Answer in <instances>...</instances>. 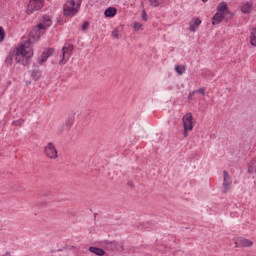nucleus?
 <instances>
[{"instance_id":"nucleus-30","label":"nucleus","mask_w":256,"mask_h":256,"mask_svg":"<svg viewBox=\"0 0 256 256\" xmlns=\"http://www.w3.org/2000/svg\"><path fill=\"white\" fill-rule=\"evenodd\" d=\"M193 24H194L196 27H199V25H201V19L195 18Z\"/></svg>"},{"instance_id":"nucleus-35","label":"nucleus","mask_w":256,"mask_h":256,"mask_svg":"<svg viewBox=\"0 0 256 256\" xmlns=\"http://www.w3.org/2000/svg\"><path fill=\"white\" fill-rule=\"evenodd\" d=\"M207 1H209V0H202L203 3H207Z\"/></svg>"},{"instance_id":"nucleus-12","label":"nucleus","mask_w":256,"mask_h":256,"mask_svg":"<svg viewBox=\"0 0 256 256\" xmlns=\"http://www.w3.org/2000/svg\"><path fill=\"white\" fill-rule=\"evenodd\" d=\"M221 21H227V16L217 12L212 18V25H219Z\"/></svg>"},{"instance_id":"nucleus-28","label":"nucleus","mask_w":256,"mask_h":256,"mask_svg":"<svg viewBox=\"0 0 256 256\" xmlns=\"http://www.w3.org/2000/svg\"><path fill=\"white\" fill-rule=\"evenodd\" d=\"M25 121L23 119L17 120L13 122V125H18L19 127H21V125H23Z\"/></svg>"},{"instance_id":"nucleus-4","label":"nucleus","mask_w":256,"mask_h":256,"mask_svg":"<svg viewBox=\"0 0 256 256\" xmlns=\"http://www.w3.org/2000/svg\"><path fill=\"white\" fill-rule=\"evenodd\" d=\"M71 53H73V44L66 43L62 48V59L59 62L60 65H65V63L69 61Z\"/></svg>"},{"instance_id":"nucleus-16","label":"nucleus","mask_w":256,"mask_h":256,"mask_svg":"<svg viewBox=\"0 0 256 256\" xmlns=\"http://www.w3.org/2000/svg\"><path fill=\"white\" fill-rule=\"evenodd\" d=\"M253 9V4L251 2H246L241 6V11L244 14H249L251 13V10Z\"/></svg>"},{"instance_id":"nucleus-14","label":"nucleus","mask_w":256,"mask_h":256,"mask_svg":"<svg viewBox=\"0 0 256 256\" xmlns=\"http://www.w3.org/2000/svg\"><path fill=\"white\" fill-rule=\"evenodd\" d=\"M51 53H53V49H48L47 52H44L38 61L39 65H43L51 57Z\"/></svg>"},{"instance_id":"nucleus-1","label":"nucleus","mask_w":256,"mask_h":256,"mask_svg":"<svg viewBox=\"0 0 256 256\" xmlns=\"http://www.w3.org/2000/svg\"><path fill=\"white\" fill-rule=\"evenodd\" d=\"M51 25H53L51 18L48 16L43 17L42 22L32 28L29 33L28 41L24 42V45L31 47L35 41H39V39H41V34L45 33Z\"/></svg>"},{"instance_id":"nucleus-19","label":"nucleus","mask_w":256,"mask_h":256,"mask_svg":"<svg viewBox=\"0 0 256 256\" xmlns=\"http://www.w3.org/2000/svg\"><path fill=\"white\" fill-rule=\"evenodd\" d=\"M250 44L256 47V28H253L250 34Z\"/></svg>"},{"instance_id":"nucleus-31","label":"nucleus","mask_w":256,"mask_h":256,"mask_svg":"<svg viewBox=\"0 0 256 256\" xmlns=\"http://www.w3.org/2000/svg\"><path fill=\"white\" fill-rule=\"evenodd\" d=\"M195 93H200L201 95H205V88H200L198 90H195Z\"/></svg>"},{"instance_id":"nucleus-17","label":"nucleus","mask_w":256,"mask_h":256,"mask_svg":"<svg viewBox=\"0 0 256 256\" xmlns=\"http://www.w3.org/2000/svg\"><path fill=\"white\" fill-rule=\"evenodd\" d=\"M88 251H90V253H94V255H98V256H103L105 255V250L101 249V248H97V247H89Z\"/></svg>"},{"instance_id":"nucleus-7","label":"nucleus","mask_w":256,"mask_h":256,"mask_svg":"<svg viewBox=\"0 0 256 256\" xmlns=\"http://www.w3.org/2000/svg\"><path fill=\"white\" fill-rule=\"evenodd\" d=\"M217 13L225 15L226 21L233 19V13H231V11H229V6H227V2H221L220 4H218Z\"/></svg>"},{"instance_id":"nucleus-24","label":"nucleus","mask_w":256,"mask_h":256,"mask_svg":"<svg viewBox=\"0 0 256 256\" xmlns=\"http://www.w3.org/2000/svg\"><path fill=\"white\" fill-rule=\"evenodd\" d=\"M112 37H114V39H119V28H115L112 31Z\"/></svg>"},{"instance_id":"nucleus-26","label":"nucleus","mask_w":256,"mask_h":256,"mask_svg":"<svg viewBox=\"0 0 256 256\" xmlns=\"http://www.w3.org/2000/svg\"><path fill=\"white\" fill-rule=\"evenodd\" d=\"M5 39V29L0 26V41H3Z\"/></svg>"},{"instance_id":"nucleus-20","label":"nucleus","mask_w":256,"mask_h":256,"mask_svg":"<svg viewBox=\"0 0 256 256\" xmlns=\"http://www.w3.org/2000/svg\"><path fill=\"white\" fill-rule=\"evenodd\" d=\"M175 71L178 75H183V73H185V66L176 65Z\"/></svg>"},{"instance_id":"nucleus-8","label":"nucleus","mask_w":256,"mask_h":256,"mask_svg":"<svg viewBox=\"0 0 256 256\" xmlns=\"http://www.w3.org/2000/svg\"><path fill=\"white\" fill-rule=\"evenodd\" d=\"M185 131H193V114L187 113L182 118Z\"/></svg>"},{"instance_id":"nucleus-25","label":"nucleus","mask_w":256,"mask_h":256,"mask_svg":"<svg viewBox=\"0 0 256 256\" xmlns=\"http://www.w3.org/2000/svg\"><path fill=\"white\" fill-rule=\"evenodd\" d=\"M150 1V5L152 7H159V5H161V3L159 2V0H149Z\"/></svg>"},{"instance_id":"nucleus-27","label":"nucleus","mask_w":256,"mask_h":256,"mask_svg":"<svg viewBox=\"0 0 256 256\" xmlns=\"http://www.w3.org/2000/svg\"><path fill=\"white\" fill-rule=\"evenodd\" d=\"M197 27H198V26H196V25H194V24H191V25L189 26V31H191V33H195V32L197 31Z\"/></svg>"},{"instance_id":"nucleus-6","label":"nucleus","mask_w":256,"mask_h":256,"mask_svg":"<svg viewBox=\"0 0 256 256\" xmlns=\"http://www.w3.org/2000/svg\"><path fill=\"white\" fill-rule=\"evenodd\" d=\"M44 154L48 157V159H57L58 152H57V148L55 147V144H53L52 142H49L44 147Z\"/></svg>"},{"instance_id":"nucleus-5","label":"nucleus","mask_w":256,"mask_h":256,"mask_svg":"<svg viewBox=\"0 0 256 256\" xmlns=\"http://www.w3.org/2000/svg\"><path fill=\"white\" fill-rule=\"evenodd\" d=\"M42 7H43V0H29L26 13L28 15H33L35 11H39Z\"/></svg>"},{"instance_id":"nucleus-10","label":"nucleus","mask_w":256,"mask_h":256,"mask_svg":"<svg viewBox=\"0 0 256 256\" xmlns=\"http://www.w3.org/2000/svg\"><path fill=\"white\" fill-rule=\"evenodd\" d=\"M223 175V193H227V191L231 189V177L229 176V172H227L226 170L223 171Z\"/></svg>"},{"instance_id":"nucleus-23","label":"nucleus","mask_w":256,"mask_h":256,"mask_svg":"<svg viewBox=\"0 0 256 256\" xmlns=\"http://www.w3.org/2000/svg\"><path fill=\"white\" fill-rule=\"evenodd\" d=\"M133 27L134 31H141V27H143V25L139 22H134Z\"/></svg>"},{"instance_id":"nucleus-29","label":"nucleus","mask_w":256,"mask_h":256,"mask_svg":"<svg viewBox=\"0 0 256 256\" xmlns=\"http://www.w3.org/2000/svg\"><path fill=\"white\" fill-rule=\"evenodd\" d=\"M87 29H89V22H84L82 25V31H87Z\"/></svg>"},{"instance_id":"nucleus-21","label":"nucleus","mask_w":256,"mask_h":256,"mask_svg":"<svg viewBox=\"0 0 256 256\" xmlns=\"http://www.w3.org/2000/svg\"><path fill=\"white\" fill-rule=\"evenodd\" d=\"M13 57H14V55L11 53L7 56V58L5 60L7 65H13Z\"/></svg>"},{"instance_id":"nucleus-32","label":"nucleus","mask_w":256,"mask_h":256,"mask_svg":"<svg viewBox=\"0 0 256 256\" xmlns=\"http://www.w3.org/2000/svg\"><path fill=\"white\" fill-rule=\"evenodd\" d=\"M142 19L143 21H147V12L143 11Z\"/></svg>"},{"instance_id":"nucleus-2","label":"nucleus","mask_w":256,"mask_h":256,"mask_svg":"<svg viewBox=\"0 0 256 256\" xmlns=\"http://www.w3.org/2000/svg\"><path fill=\"white\" fill-rule=\"evenodd\" d=\"M33 57V48L27 46V44H20L15 52V61L19 65L27 66L29 65V59Z\"/></svg>"},{"instance_id":"nucleus-34","label":"nucleus","mask_w":256,"mask_h":256,"mask_svg":"<svg viewBox=\"0 0 256 256\" xmlns=\"http://www.w3.org/2000/svg\"><path fill=\"white\" fill-rule=\"evenodd\" d=\"M195 93H197V92H195V91L191 92V93L189 94L188 98L191 99V97H193V95H195Z\"/></svg>"},{"instance_id":"nucleus-33","label":"nucleus","mask_w":256,"mask_h":256,"mask_svg":"<svg viewBox=\"0 0 256 256\" xmlns=\"http://www.w3.org/2000/svg\"><path fill=\"white\" fill-rule=\"evenodd\" d=\"M188 131H191V130H185V129H184V132H183L184 137H189Z\"/></svg>"},{"instance_id":"nucleus-18","label":"nucleus","mask_w":256,"mask_h":256,"mask_svg":"<svg viewBox=\"0 0 256 256\" xmlns=\"http://www.w3.org/2000/svg\"><path fill=\"white\" fill-rule=\"evenodd\" d=\"M105 17H115L117 15V8L109 7L104 12Z\"/></svg>"},{"instance_id":"nucleus-3","label":"nucleus","mask_w":256,"mask_h":256,"mask_svg":"<svg viewBox=\"0 0 256 256\" xmlns=\"http://www.w3.org/2000/svg\"><path fill=\"white\" fill-rule=\"evenodd\" d=\"M79 7H81V1L79 0L67 1L63 7V13L65 17H75V15H77V11H79Z\"/></svg>"},{"instance_id":"nucleus-15","label":"nucleus","mask_w":256,"mask_h":256,"mask_svg":"<svg viewBox=\"0 0 256 256\" xmlns=\"http://www.w3.org/2000/svg\"><path fill=\"white\" fill-rule=\"evenodd\" d=\"M31 77L34 81H38L41 78V70H39V66H34V69L31 71Z\"/></svg>"},{"instance_id":"nucleus-22","label":"nucleus","mask_w":256,"mask_h":256,"mask_svg":"<svg viewBox=\"0 0 256 256\" xmlns=\"http://www.w3.org/2000/svg\"><path fill=\"white\" fill-rule=\"evenodd\" d=\"M248 172L249 173H256V166L255 163L251 162V164L248 167Z\"/></svg>"},{"instance_id":"nucleus-11","label":"nucleus","mask_w":256,"mask_h":256,"mask_svg":"<svg viewBox=\"0 0 256 256\" xmlns=\"http://www.w3.org/2000/svg\"><path fill=\"white\" fill-rule=\"evenodd\" d=\"M73 123H75V116L74 115H69L68 118L65 121V125L62 126L60 129V133H63V131L71 129L73 127Z\"/></svg>"},{"instance_id":"nucleus-9","label":"nucleus","mask_w":256,"mask_h":256,"mask_svg":"<svg viewBox=\"0 0 256 256\" xmlns=\"http://www.w3.org/2000/svg\"><path fill=\"white\" fill-rule=\"evenodd\" d=\"M234 243L236 247H253V241L243 237L235 238Z\"/></svg>"},{"instance_id":"nucleus-13","label":"nucleus","mask_w":256,"mask_h":256,"mask_svg":"<svg viewBox=\"0 0 256 256\" xmlns=\"http://www.w3.org/2000/svg\"><path fill=\"white\" fill-rule=\"evenodd\" d=\"M107 245L108 249H111V251H121V249H123V244L117 241L107 242Z\"/></svg>"}]
</instances>
